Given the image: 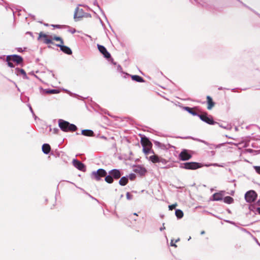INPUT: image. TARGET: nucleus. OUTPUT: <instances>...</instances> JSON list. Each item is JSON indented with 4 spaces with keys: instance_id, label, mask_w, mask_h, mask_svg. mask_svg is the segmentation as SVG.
Segmentation results:
<instances>
[{
    "instance_id": "20",
    "label": "nucleus",
    "mask_w": 260,
    "mask_h": 260,
    "mask_svg": "<svg viewBox=\"0 0 260 260\" xmlns=\"http://www.w3.org/2000/svg\"><path fill=\"white\" fill-rule=\"evenodd\" d=\"M132 79L137 82H143L144 80L143 78L138 75H133L132 76Z\"/></svg>"
},
{
    "instance_id": "12",
    "label": "nucleus",
    "mask_w": 260,
    "mask_h": 260,
    "mask_svg": "<svg viewBox=\"0 0 260 260\" xmlns=\"http://www.w3.org/2000/svg\"><path fill=\"white\" fill-rule=\"evenodd\" d=\"M152 153H153V155L150 156L148 159L153 163L165 161L164 159L160 158L157 155H155L153 151H152Z\"/></svg>"
},
{
    "instance_id": "13",
    "label": "nucleus",
    "mask_w": 260,
    "mask_h": 260,
    "mask_svg": "<svg viewBox=\"0 0 260 260\" xmlns=\"http://www.w3.org/2000/svg\"><path fill=\"white\" fill-rule=\"evenodd\" d=\"M134 171L137 174H139L141 176H144L147 172V170L145 168L141 166H136L134 170Z\"/></svg>"
},
{
    "instance_id": "2",
    "label": "nucleus",
    "mask_w": 260,
    "mask_h": 260,
    "mask_svg": "<svg viewBox=\"0 0 260 260\" xmlns=\"http://www.w3.org/2000/svg\"><path fill=\"white\" fill-rule=\"evenodd\" d=\"M109 175L106 176L105 180L108 183H112L114 181V179H118L120 178L121 174L120 171L117 169H113L109 171Z\"/></svg>"
},
{
    "instance_id": "8",
    "label": "nucleus",
    "mask_w": 260,
    "mask_h": 260,
    "mask_svg": "<svg viewBox=\"0 0 260 260\" xmlns=\"http://www.w3.org/2000/svg\"><path fill=\"white\" fill-rule=\"evenodd\" d=\"M50 38H52L51 36L49 37L47 35L43 33V32H40L39 34V37L38 39L42 40L43 43L46 44H53V41L52 39H50Z\"/></svg>"
},
{
    "instance_id": "29",
    "label": "nucleus",
    "mask_w": 260,
    "mask_h": 260,
    "mask_svg": "<svg viewBox=\"0 0 260 260\" xmlns=\"http://www.w3.org/2000/svg\"><path fill=\"white\" fill-rule=\"evenodd\" d=\"M177 206V203H175L174 204L169 205V210H172L174 209H175Z\"/></svg>"
},
{
    "instance_id": "16",
    "label": "nucleus",
    "mask_w": 260,
    "mask_h": 260,
    "mask_svg": "<svg viewBox=\"0 0 260 260\" xmlns=\"http://www.w3.org/2000/svg\"><path fill=\"white\" fill-rule=\"evenodd\" d=\"M207 109L211 110L215 106V103L213 101L212 98L209 95L207 96Z\"/></svg>"
},
{
    "instance_id": "32",
    "label": "nucleus",
    "mask_w": 260,
    "mask_h": 260,
    "mask_svg": "<svg viewBox=\"0 0 260 260\" xmlns=\"http://www.w3.org/2000/svg\"><path fill=\"white\" fill-rule=\"evenodd\" d=\"M51 26H53L54 28H62L63 27V25H61L52 24Z\"/></svg>"
},
{
    "instance_id": "22",
    "label": "nucleus",
    "mask_w": 260,
    "mask_h": 260,
    "mask_svg": "<svg viewBox=\"0 0 260 260\" xmlns=\"http://www.w3.org/2000/svg\"><path fill=\"white\" fill-rule=\"evenodd\" d=\"M52 40H55L57 42H59V44H57L56 45H61L62 44H64L63 39L60 37L54 36L52 38Z\"/></svg>"
},
{
    "instance_id": "28",
    "label": "nucleus",
    "mask_w": 260,
    "mask_h": 260,
    "mask_svg": "<svg viewBox=\"0 0 260 260\" xmlns=\"http://www.w3.org/2000/svg\"><path fill=\"white\" fill-rule=\"evenodd\" d=\"M18 71L19 72V73L23 75V77H24V78H27L26 74L25 71L23 69H18Z\"/></svg>"
},
{
    "instance_id": "38",
    "label": "nucleus",
    "mask_w": 260,
    "mask_h": 260,
    "mask_svg": "<svg viewBox=\"0 0 260 260\" xmlns=\"http://www.w3.org/2000/svg\"><path fill=\"white\" fill-rule=\"evenodd\" d=\"M134 215L138 216V214H137V213H134Z\"/></svg>"
},
{
    "instance_id": "6",
    "label": "nucleus",
    "mask_w": 260,
    "mask_h": 260,
    "mask_svg": "<svg viewBox=\"0 0 260 260\" xmlns=\"http://www.w3.org/2000/svg\"><path fill=\"white\" fill-rule=\"evenodd\" d=\"M257 194L254 190H249L247 191L245 194V199L248 203H252L254 202L256 198Z\"/></svg>"
},
{
    "instance_id": "25",
    "label": "nucleus",
    "mask_w": 260,
    "mask_h": 260,
    "mask_svg": "<svg viewBox=\"0 0 260 260\" xmlns=\"http://www.w3.org/2000/svg\"><path fill=\"white\" fill-rule=\"evenodd\" d=\"M213 198L215 201H220L222 199V196L220 193H215L213 194Z\"/></svg>"
},
{
    "instance_id": "30",
    "label": "nucleus",
    "mask_w": 260,
    "mask_h": 260,
    "mask_svg": "<svg viewBox=\"0 0 260 260\" xmlns=\"http://www.w3.org/2000/svg\"><path fill=\"white\" fill-rule=\"evenodd\" d=\"M254 169L258 174H260V166H254Z\"/></svg>"
},
{
    "instance_id": "4",
    "label": "nucleus",
    "mask_w": 260,
    "mask_h": 260,
    "mask_svg": "<svg viewBox=\"0 0 260 260\" xmlns=\"http://www.w3.org/2000/svg\"><path fill=\"white\" fill-rule=\"evenodd\" d=\"M202 167L201 164L196 162H188L181 164L180 168L186 170H196Z\"/></svg>"
},
{
    "instance_id": "14",
    "label": "nucleus",
    "mask_w": 260,
    "mask_h": 260,
    "mask_svg": "<svg viewBox=\"0 0 260 260\" xmlns=\"http://www.w3.org/2000/svg\"><path fill=\"white\" fill-rule=\"evenodd\" d=\"M73 164L75 167L80 171H84L85 169L84 165L77 159H74L73 161Z\"/></svg>"
},
{
    "instance_id": "3",
    "label": "nucleus",
    "mask_w": 260,
    "mask_h": 260,
    "mask_svg": "<svg viewBox=\"0 0 260 260\" xmlns=\"http://www.w3.org/2000/svg\"><path fill=\"white\" fill-rule=\"evenodd\" d=\"M141 143L143 146V151L146 155H148L150 152V150L152 147V144L150 140L145 136L141 137Z\"/></svg>"
},
{
    "instance_id": "36",
    "label": "nucleus",
    "mask_w": 260,
    "mask_h": 260,
    "mask_svg": "<svg viewBox=\"0 0 260 260\" xmlns=\"http://www.w3.org/2000/svg\"><path fill=\"white\" fill-rule=\"evenodd\" d=\"M256 211L260 214V207L257 208Z\"/></svg>"
},
{
    "instance_id": "24",
    "label": "nucleus",
    "mask_w": 260,
    "mask_h": 260,
    "mask_svg": "<svg viewBox=\"0 0 260 260\" xmlns=\"http://www.w3.org/2000/svg\"><path fill=\"white\" fill-rule=\"evenodd\" d=\"M223 201L225 203L230 204L234 202V199L230 196H226L223 199Z\"/></svg>"
},
{
    "instance_id": "19",
    "label": "nucleus",
    "mask_w": 260,
    "mask_h": 260,
    "mask_svg": "<svg viewBox=\"0 0 260 260\" xmlns=\"http://www.w3.org/2000/svg\"><path fill=\"white\" fill-rule=\"evenodd\" d=\"M51 150V147L50 145L48 144H44L42 146V151L43 152L47 154H48Z\"/></svg>"
},
{
    "instance_id": "17",
    "label": "nucleus",
    "mask_w": 260,
    "mask_h": 260,
    "mask_svg": "<svg viewBox=\"0 0 260 260\" xmlns=\"http://www.w3.org/2000/svg\"><path fill=\"white\" fill-rule=\"evenodd\" d=\"M197 107L194 108H190L189 107H185L184 108V109L187 111L188 113H190L192 115L196 116L198 115L196 111V110L197 109Z\"/></svg>"
},
{
    "instance_id": "21",
    "label": "nucleus",
    "mask_w": 260,
    "mask_h": 260,
    "mask_svg": "<svg viewBox=\"0 0 260 260\" xmlns=\"http://www.w3.org/2000/svg\"><path fill=\"white\" fill-rule=\"evenodd\" d=\"M128 182V178L126 177H123L120 178L119 181V183L120 185L122 186L125 185Z\"/></svg>"
},
{
    "instance_id": "11",
    "label": "nucleus",
    "mask_w": 260,
    "mask_h": 260,
    "mask_svg": "<svg viewBox=\"0 0 260 260\" xmlns=\"http://www.w3.org/2000/svg\"><path fill=\"white\" fill-rule=\"evenodd\" d=\"M99 51L106 58L111 57L110 54L108 52L106 48L102 45L98 44L97 45Z\"/></svg>"
},
{
    "instance_id": "27",
    "label": "nucleus",
    "mask_w": 260,
    "mask_h": 260,
    "mask_svg": "<svg viewBox=\"0 0 260 260\" xmlns=\"http://www.w3.org/2000/svg\"><path fill=\"white\" fill-rule=\"evenodd\" d=\"M46 92L49 94H55L59 93V91L56 89H49L46 90Z\"/></svg>"
},
{
    "instance_id": "5",
    "label": "nucleus",
    "mask_w": 260,
    "mask_h": 260,
    "mask_svg": "<svg viewBox=\"0 0 260 260\" xmlns=\"http://www.w3.org/2000/svg\"><path fill=\"white\" fill-rule=\"evenodd\" d=\"M107 172L103 169H99L96 171L92 172L91 177L96 181H100L102 177H105L107 175Z\"/></svg>"
},
{
    "instance_id": "37",
    "label": "nucleus",
    "mask_w": 260,
    "mask_h": 260,
    "mask_svg": "<svg viewBox=\"0 0 260 260\" xmlns=\"http://www.w3.org/2000/svg\"><path fill=\"white\" fill-rule=\"evenodd\" d=\"M205 234V231H201V235H204V234Z\"/></svg>"
},
{
    "instance_id": "10",
    "label": "nucleus",
    "mask_w": 260,
    "mask_h": 260,
    "mask_svg": "<svg viewBox=\"0 0 260 260\" xmlns=\"http://www.w3.org/2000/svg\"><path fill=\"white\" fill-rule=\"evenodd\" d=\"M6 59L7 61H13L16 62L17 64L21 63L23 61L22 57L17 55L8 56Z\"/></svg>"
},
{
    "instance_id": "18",
    "label": "nucleus",
    "mask_w": 260,
    "mask_h": 260,
    "mask_svg": "<svg viewBox=\"0 0 260 260\" xmlns=\"http://www.w3.org/2000/svg\"><path fill=\"white\" fill-rule=\"evenodd\" d=\"M81 134L85 136L92 137L94 136V133L90 129H83L81 132Z\"/></svg>"
},
{
    "instance_id": "9",
    "label": "nucleus",
    "mask_w": 260,
    "mask_h": 260,
    "mask_svg": "<svg viewBox=\"0 0 260 260\" xmlns=\"http://www.w3.org/2000/svg\"><path fill=\"white\" fill-rule=\"evenodd\" d=\"M192 157L191 154L186 149L183 150L179 154V158L182 161H186L190 159Z\"/></svg>"
},
{
    "instance_id": "23",
    "label": "nucleus",
    "mask_w": 260,
    "mask_h": 260,
    "mask_svg": "<svg viewBox=\"0 0 260 260\" xmlns=\"http://www.w3.org/2000/svg\"><path fill=\"white\" fill-rule=\"evenodd\" d=\"M52 40H55L57 42H59V44H57L56 45H61L62 44H64L63 39L60 37L54 36L52 38Z\"/></svg>"
},
{
    "instance_id": "1",
    "label": "nucleus",
    "mask_w": 260,
    "mask_h": 260,
    "mask_svg": "<svg viewBox=\"0 0 260 260\" xmlns=\"http://www.w3.org/2000/svg\"><path fill=\"white\" fill-rule=\"evenodd\" d=\"M58 125L60 128L65 132H75L77 129V127L75 125L71 124L69 122L62 119L58 120Z\"/></svg>"
},
{
    "instance_id": "34",
    "label": "nucleus",
    "mask_w": 260,
    "mask_h": 260,
    "mask_svg": "<svg viewBox=\"0 0 260 260\" xmlns=\"http://www.w3.org/2000/svg\"><path fill=\"white\" fill-rule=\"evenodd\" d=\"M171 245L172 246L177 247L176 245H175V244H174L173 243V240H172L171 242Z\"/></svg>"
},
{
    "instance_id": "33",
    "label": "nucleus",
    "mask_w": 260,
    "mask_h": 260,
    "mask_svg": "<svg viewBox=\"0 0 260 260\" xmlns=\"http://www.w3.org/2000/svg\"><path fill=\"white\" fill-rule=\"evenodd\" d=\"M8 61V64L10 67L13 68L14 67L13 63H12L10 61Z\"/></svg>"
},
{
    "instance_id": "31",
    "label": "nucleus",
    "mask_w": 260,
    "mask_h": 260,
    "mask_svg": "<svg viewBox=\"0 0 260 260\" xmlns=\"http://www.w3.org/2000/svg\"><path fill=\"white\" fill-rule=\"evenodd\" d=\"M126 196L128 200H131L133 198V196L129 192H127Z\"/></svg>"
},
{
    "instance_id": "7",
    "label": "nucleus",
    "mask_w": 260,
    "mask_h": 260,
    "mask_svg": "<svg viewBox=\"0 0 260 260\" xmlns=\"http://www.w3.org/2000/svg\"><path fill=\"white\" fill-rule=\"evenodd\" d=\"M198 116L202 121L209 124L213 125L216 123L213 120V119L211 116H208V113L206 112H204L202 114L199 115Z\"/></svg>"
},
{
    "instance_id": "35",
    "label": "nucleus",
    "mask_w": 260,
    "mask_h": 260,
    "mask_svg": "<svg viewBox=\"0 0 260 260\" xmlns=\"http://www.w3.org/2000/svg\"><path fill=\"white\" fill-rule=\"evenodd\" d=\"M134 177V175H133V174L131 175H130V177H129L130 179H131V180H133V179Z\"/></svg>"
},
{
    "instance_id": "15",
    "label": "nucleus",
    "mask_w": 260,
    "mask_h": 260,
    "mask_svg": "<svg viewBox=\"0 0 260 260\" xmlns=\"http://www.w3.org/2000/svg\"><path fill=\"white\" fill-rule=\"evenodd\" d=\"M56 46L60 48V50L68 55H71L72 53V51L71 49L68 46L63 45V44L61 45H56Z\"/></svg>"
},
{
    "instance_id": "26",
    "label": "nucleus",
    "mask_w": 260,
    "mask_h": 260,
    "mask_svg": "<svg viewBox=\"0 0 260 260\" xmlns=\"http://www.w3.org/2000/svg\"><path fill=\"white\" fill-rule=\"evenodd\" d=\"M175 215L178 218H181L183 216V212L182 210L180 209H177L175 211Z\"/></svg>"
}]
</instances>
